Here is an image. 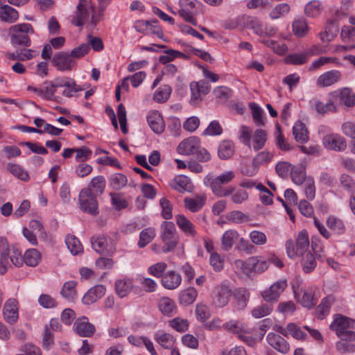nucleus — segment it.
I'll return each mask as SVG.
<instances>
[{"instance_id":"4be33fe9","label":"nucleus","mask_w":355,"mask_h":355,"mask_svg":"<svg viewBox=\"0 0 355 355\" xmlns=\"http://www.w3.org/2000/svg\"><path fill=\"white\" fill-rule=\"evenodd\" d=\"M310 107L312 110H315L318 114H324L327 112H334L336 111L337 107L334 98L330 99L327 103H323L316 98H313L309 102Z\"/></svg>"},{"instance_id":"e433bc0d","label":"nucleus","mask_w":355,"mask_h":355,"mask_svg":"<svg viewBox=\"0 0 355 355\" xmlns=\"http://www.w3.org/2000/svg\"><path fill=\"white\" fill-rule=\"evenodd\" d=\"M234 152V146L231 141H223L218 146V154L220 159H227L230 158Z\"/></svg>"},{"instance_id":"c03bdc74","label":"nucleus","mask_w":355,"mask_h":355,"mask_svg":"<svg viewBox=\"0 0 355 355\" xmlns=\"http://www.w3.org/2000/svg\"><path fill=\"white\" fill-rule=\"evenodd\" d=\"M292 27L294 35L298 37L305 36L309 31L306 21L303 18L295 19L293 22Z\"/></svg>"},{"instance_id":"a878e982","label":"nucleus","mask_w":355,"mask_h":355,"mask_svg":"<svg viewBox=\"0 0 355 355\" xmlns=\"http://www.w3.org/2000/svg\"><path fill=\"white\" fill-rule=\"evenodd\" d=\"M353 322L352 320L345 316L338 315L331 324L330 329L334 331L338 336L349 329L351 327V324Z\"/></svg>"},{"instance_id":"bb28decb","label":"nucleus","mask_w":355,"mask_h":355,"mask_svg":"<svg viewBox=\"0 0 355 355\" xmlns=\"http://www.w3.org/2000/svg\"><path fill=\"white\" fill-rule=\"evenodd\" d=\"M175 221L179 228L188 236H195L196 231L194 225L184 215L175 216Z\"/></svg>"},{"instance_id":"c756f323","label":"nucleus","mask_w":355,"mask_h":355,"mask_svg":"<svg viewBox=\"0 0 355 355\" xmlns=\"http://www.w3.org/2000/svg\"><path fill=\"white\" fill-rule=\"evenodd\" d=\"M105 188V180L101 176L98 175L92 179L87 188L84 189H89L93 194L99 196H101Z\"/></svg>"},{"instance_id":"69168bd1","label":"nucleus","mask_w":355,"mask_h":355,"mask_svg":"<svg viewBox=\"0 0 355 355\" xmlns=\"http://www.w3.org/2000/svg\"><path fill=\"white\" fill-rule=\"evenodd\" d=\"M316 266V261L313 254L308 253L302 261L303 271L309 273L314 270Z\"/></svg>"},{"instance_id":"a18cd8bd","label":"nucleus","mask_w":355,"mask_h":355,"mask_svg":"<svg viewBox=\"0 0 355 355\" xmlns=\"http://www.w3.org/2000/svg\"><path fill=\"white\" fill-rule=\"evenodd\" d=\"M0 250H1V260L0 263L2 266V270H0V273L3 274L6 271V266L8 263V256L10 251L8 241L6 239L1 238L0 240Z\"/></svg>"},{"instance_id":"7ed1b4c3","label":"nucleus","mask_w":355,"mask_h":355,"mask_svg":"<svg viewBox=\"0 0 355 355\" xmlns=\"http://www.w3.org/2000/svg\"><path fill=\"white\" fill-rule=\"evenodd\" d=\"M161 237L164 243V252L173 251L177 246L178 236L173 223L164 221L161 225Z\"/></svg>"},{"instance_id":"58836bf2","label":"nucleus","mask_w":355,"mask_h":355,"mask_svg":"<svg viewBox=\"0 0 355 355\" xmlns=\"http://www.w3.org/2000/svg\"><path fill=\"white\" fill-rule=\"evenodd\" d=\"M40 259V253L36 249H28L24 254V262L28 266H37Z\"/></svg>"},{"instance_id":"f03ea898","label":"nucleus","mask_w":355,"mask_h":355,"mask_svg":"<svg viewBox=\"0 0 355 355\" xmlns=\"http://www.w3.org/2000/svg\"><path fill=\"white\" fill-rule=\"evenodd\" d=\"M77 10L73 17L71 22L77 26L87 24V28L92 31L95 29L101 20V14L96 15L95 7L91 0H79Z\"/></svg>"},{"instance_id":"cd10ccee","label":"nucleus","mask_w":355,"mask_h":355,"mask_svg":"<svg viewBox=\"0 0 355 355\" xmlns=\"http://www.w3.org/2000/svg\"><path fill=\"white\" fill-rule=\"evenodd\" d=\"M239 239V234L236 230H229L225 232L221 239L223 250L225 251L230 250Z\"/></svg>"},{"instance_id":"864d4df0","label":"nucleus","mask_w":355,"mask_h":355,"mask_svg":"<svg viewBox=\"0 0 355 355\" xmlns=\"http://www.w3.org/2000/svg\"><path fill=\"white\" fill-rule=\"evenodd\" d=\"M342 130L346 136L352 139L350 143L351 150L355 154V123L352 122L345 123L342 126Z\"/></svg>"},{"instance_id":"39448f33","label":"nucleus","mask_w":355,"mask_h":355,"mask_svg":"<svg viewBox=\"0 0 355 355\" xmlns=\"http://www.w3.org/2000/svg\"><path fill=\"white\" fill-rule=\"evenodd\" d=\"M244 24L247 28L259 37H272L277 33V28L272 26L263 24L254 17L247 16L244 19Z\"/></svg>"},{"instance_id":"a211bd4d","label":"nucleus","mask_w":355,"mask_h":355,"mask_svg":"<svg viewBox=\"0 0 355 355\" xmlns=\"http://www.w3.org/2000/svg\"><path fill=\"white\" fill-rule=\"evenodd\" d=\"M268 343L277 351L286 354L289 351V345L287 341L281 336L270 332L267 335Z\"/></svg>"},{"instance_id":"f3484780","label":"nucleus","mask_w":355,"mask_h":355,"mask_svg":"<svg viewBox=\"0 0 355 355\" xmlns=\"http://www.w3.org/2000/svg\"><path fill=\"white\" fill-rule=\"evenodd\" d=\"M324 146L329 149L343 151L347 147L345 139L338 135H328L323 138Z\"/></svg>"},{"instance_id":"ea45409f","label":"nucleus","mask_w":355,"mask_h":355,"mask_svg":"<svg viewBox=\"0 0 355 355\" xmlns=\"http://www.w3.org/2000/svg\"><path fill=\"white\" fill-rule=\"evenodd\" d=\"M293 134L297 142L304 143L308 140V130L304 123L297 122L293 128Z\"/></svg>"},{"instance_id":"9b49d317","label":"nucleus","mask_w":355,"mask_h":355,"mask_svg":"<svg viewBox=\"0 0 355 355\" xmlns=\"http://www.w3.org/2000/svg\"><path fill=\"white\" fill-rule=\"evenodd\" d=\"M200 141L197 137H190L181 141L177 148L179 154L184 155H195L200 148Z\"/></svg>"},{"instance_id":"79ce46f5","label":"nucleus","mask_w":355,"mask_h":355,"mask_svg":"<svg viewBox=\"0 0 355 355\" xmlns=\"http://www.w3.org/2000/svg\"><path fill=\"white\" fill-rule=\"evenodd\" d=\"M327 227L336 234H343L345 231L344 222L334 216H329L326 221Z\"/></svg>"},{"instance_id":"6ab92c4d","label":"nucleus","mask_w":355,"mask_h":355,"mask_svg":"<svg viewBox=\"0 0 355 355\" xmlns=\"http://www.w3.org/2000/svg\"><path fill=\"white\" fill-rule=\"evenodd\" d=\"M17 302L14 299H9L4 304L3 314L4 319L9 323H14L19 317Z\"/></svg>"},{"instance_id":"e2e57ef3","label":"nucleus","mask_w":355,"mask_h":355,"mask_svg":"<svg viewBox=\"0 0 355 355\" xmlns=\"http://www.w3.org/2000/svg\"><path fill=\"white\" fill-rule=\"evenodd\" d=\"M260 42L266 46L272 49L275 52H276L278 54L284 53L287 49L286 45L280 44L275 40L269 39H262L260 40Z\"/></svg>"},{"instance_id":"5fc2aeb1","label":"nucleus","mask_w":355,"mask_h":355,"mask_svg":"<svg viewBox=\"0 0 355 355\" xmlns=\"http://www.w3.org/2000/svg\"><path fill=\"white\" fill-rule=\"evenodd\" d=\"M290 6L282 3L276 6L270 12V17L272 19H277L290 12Z\"/></svg>"},{"instance_id":"2eb2a0df","label":"nucleus","mask_w":355,"mask_h":355,"mask_svg":"<svg viewBox=\"0 0 355 355\" xmlns=\"http://www.w3.org/2000/svg\"><path fill=\"white\" fill-rule=\"evenodd\" d=\"M233 301L232 306L236 311L243 310L249 301L250 293L243 288H239L232 293Z\"/></svg>"},{"instance_id":"1a4fd4ad","label":"nucleus","mask_w":355,"mask_h":355,"mask_svg":"<svg viewBox=\"0 0 355 355\" xmlns=\"http://www.w3.org/2000/svg\"><path fill=\"white\" fill-rule=\"evenodd\" d=\"M286 287L287 282L286 279L278 280L272 284L269 288L263 291L261 293V296L267 302H275Z\"/></svg>"},{"instance_id":"4468645a","label":"nucleus","mask_w":355,"mask_h":355,"mask_svg":"<svg viewBox=\"0 0 355 355\" xmlns=\"http://www.w3.org/2000/svg\"><path fill=\"white\" fill-rule=\"evenodd\" d=\"M255 259L253 258L249 257L246 260L242 259H236L234 261V266L235 269L236 273L243 277H251L253 274L252 268L256 262H254Z\"/></svg>"},{"instance_id":"423d86ee","label":"nucleus","mask_w":355,"mask_h":355,"mask_svg":"<svg viewBox=\"0 0 355 355\" xmlns=\"http://www.w3.org/2000/svg\"><path fill=\"white\" fill-rule=\"evenodd\" d=\"M232 291L226 282L216 286L211 292V304L216 308H223L227 305Z\"/></svg>"},{"instance_id":"37998d69","label":"nucleus","mask_w":355,"mask_h":355,"mask_svg":"<svg viewBox=\"0 0 355 355\" xmlns=\"http://www.w3.org/2000/svg\"><path fill=\"white\" fill-rule=\"evenodd\" d=\"M9 35L12 45L22 44V24L13 25L9 28Z\"/></svg>"},{"instance_id":"412c9836","label":"nucleus","mask_w":355,"mask_h":355,"mask_svg":"<svg viewBox=\"0 0 355 355\" xmlns=\"http://www.w3.org/2000/svg\"><path fill=\"white\" fill-rule=\"evenodd\" d=\"M148 123L151 130L157 133H162L165 128V124L162 116L157 111H151L147 116Z\"/></svg>"},{"instance_id":"473e14b6","label":"nucleus","mask_w":355,"mask_h":355,"mask_svg":"<svg viewBox=\"0 0 355 355\" xmlns=\"http://www.w3.org/2000/svg\"><path fill=\"white\" fill-rule=\"evenodd\" d=\"M198 292L193 287H189L182 291L179 295V302L181 304L187 306L191 304L196 299Z\"/></svg>"},{"instance_id":"9d476101","label":"nucleus","mask_w":355,"mask_h":355,"mask_svg":"<svg viewBox=\"0 0 355 355\" xmlns=\"http://www.w3.org/2000/svg\"><path fill=\"white\" fill-rule=\"evenodd\" d=\"M316 288L309 286L305 288H301L295 292V298L304 307L312 308L317 303V299L314 297Z\"/></svg>"},{"instance_id":"dca6fc26","label":"nucleus","mask_w":355,"mask_h":355,"mask_svg":"<svg viewBox=\"0 0 355 355\" xmlns=\"http://www.w3.org/2000/svg\"><path fill=\"white\" fill-rule=\"evenodd\" d=\"M331 95L334 101H339L347 107L355 105V94L349 88H342L339 91L331 93Z\"/></svg>"},{"instance_id":"393cba45","label":"nucleus","mask_w":355,"mask_h":355,"mask_svg":"<svg viewBox=\"0 0 355 355\" xmlns=\"http://www.w3.org/2000/svg\"><path fill=\"white\" fill-rule=\"evenodd\" d=\"M170 187L180 193L191 191L192 189L190 179L187 176L182 175L175 177L170 182Z\"/></svg>"},{"instance_id":"20e7f679","label":"nucleus","mask_w":355,"mask_h":355,"mask_svg":"<svg viewBox=\"0 0 355 355\" xmlns=\"http://www.w3.org/2000/svg\"><path fill=\"white\" fill-rule=\"evenodd\" d=\"M309 240L308 233L302 230L297 234L296 238V246L292 240H288L286 243V253L290 258H295L296 256L302 255L309 248Z\"/></svg>"},{"instance_id":"f8f14e48","label":"nucleus","mask_w":355,"mask_h":355,"mask_svg":"<svg viewBox=\"0 0 355 355\" xmlns=\"http://www.w3.org/2000/svg\"><path fill=\"white\" fill-rule=\"evenodd\" d=\"M73 328L74 331L82 337H92L96 331L94 325L89 323L86 317L77 319Z\"/></svg>"},{"instance_id":"0e129e2a","label":"nucleus","mask_w":355,"mask_h":355,"mask_svg":"<svg viewBox=\"0 0 355 355\" xmlns=\"http://www.w3.org/2000/svg\"><path fill=\"white\" fill-rule=\"evenodd\" d=\"M159 205L162 207V216L166 220L171 219L172 215V205L166 198L159 200Z\"/></svg>"},{"instance_id":"8fccbe9b","label":"nucleus","mask_w":355,"mask_h":355,"mask_svg":"<svg viewBox=\"0 0 355 355\" xmlns=\"http://www.w3.org/2000/svg\"><path fill=\"white\" fill-rule=\"evenodd\" d=\"M65 243L67 248L73 255H76L83 252V246L76 236L73 235L67 236Z\"/></svg>"},{"instance_id":"aec40b11","label":"nucleus","mask_w":355,"mask_h":355,"mask_svg":"<svg viewBox=\"0 0 355 355\" xmlns=\"http://www.w3.org/2000/svg\"><path fill=\"white\" fill-rule=\"evenodd\" d=\"M340 72L336 70L327 71L321 74L316 80V85L320 87L331 86L340 79Z\"/></svg>"},{"instance_id":"6e6d98bb","label":"nucleus","mask_w":355,"mask_h":355,"mask_svg":"<svg viewBox=\"0 0 355 355\" xmlns=\"http://www.w3.org/2000/svg\"><path fill=\"white\" fill-rule=\"evenodd\" d=\"M338 32V27L331 22L325 27L324 32L320 33V37L322 42H330Z\"/></svg>"},{"instance_id":"ddd939ff","label":"nucleus","mask_w":355,"mask_h":355,"mask_svg":"<svg viewBox=\"0 0 355 355\" xmlns=\"http://www.w3.org/2000/svg\"><path fill=\"white\" fill-rule=\"evenodd\" d=\"M52 62L58 69L61 71L71 70L75 64V61L71 55L63 51L56 53L53 58Z\"/></svg>"},{"instance_id":"4d7b16f0","label":"nucleus","mask_w":355,"mask_h":355,"mask_svg":"<svg viewBox=\"0 0 355 355\" xmlns=\"http://www.w3.org/2000/svg\"><path fill=\"white\" fill-rule=\"evenodd\" d=\"M110 186L115 190H119L127 184V178L122 173H115L110 178Z\"/></svg>"},{"instance_id":"774afa93","label":"nucleus","mask_w":355,"mask_h":355,"mask_svg":"<svg viewBox=\"0 0 355 355\" xmlns=\"http://www.w3.org/2000/svg\"><path fill=\"white\" fill-rule=\"evenodd\" d=\"M336 350L341 354L352 353L355 352V345L350 342L339 340L336 343Z\"/></svg>"},{"instance_id":"bf43d9fd","label":"nucleus","mask_w":355,"mask_h":355,"mask_svg":"<svg viewBox=\"0 0 355 355\" xmlns=\"http://www.w3.org/2000/svg\"><path fill=\"white\" fill-rule=\"evenodd\" d=\"M272 306L268 304H262L254 307L252 311V315L255 318H261L270 313Z\"/></svg>"},{"instance_id":"f704fd0d","label":"nucleus","mask_w":355,"mask_h":355,"mask_svg":"<svg viewBox=\"0 0 355 355\" xmlns=\"http://www.w3.org/2000/svg\"><path fill=\"white\" fill-rule=\"evenodd\" d=\"M156 232L153 227H147L144 229L139 234V239L137 245L139 248H143L150 243L155 237Z\"/></svg>"},{"instance_id":"49530a36","label":"nucleus","mask_w":355,"mask_h":355,"mask_svg":"<svg viewBox=\"0 0 355 355\" xmlns=\"http://www.w3.org/2000/svg\"><path fill=\"white\" fill-rule=\"evenodd\" d=\"M76 285L77 282L75 281L65 282L61 289L60 294L68 300H73L76 295Z\"/></svg>"},{"instance_id":"603ef678","label":"nucleus","mask_w":355,"mask_h":355,"mask_svg":"<svg viewBox=\"0 0 355 355\" xmlns=\"http://www.w3.org/2000/svg\"><path fill=\"white\" fill-rule=\"evenodd\" d=\"M267 135L265 130L262 129H258L255 131L253 138V148L254 150H259L261 149L266 141Z\"/></svg>"},{"instance_id":"72a5a7b5","label":"nucleus","mask_w":355,"mask_h":355,"mask_svg":"<svg viewBox=\"0 0 355 355\" xmlns=\"http://www.w3.org/2000/svg\"><path fill=\"white\" fill-rule=\"evenodd\" d=\"M155 340L164 349H171L175 343L174 337L168 333L157 332L154 335Z\"/></svg>"},{"instance_id":"09e8293b","label":"nucleus","mask_w":355,"mask_h":355,"mask_svg":"<svg viewBox=\"0 0 355 355\" xmlns=\"http://www.w3.org/2000/svg\"><path fill=\"white\" fill-rule=\"evenodd\" d=\"M323 10L322 3L317 0L309 1L305 6L304 12L306 16L315 17L318 16Z\"/></svg>"},{"instance_id":"de8ad7c7","label":"nucleus","mask_w":355,"mask_h":355,"mask_svg":"<svg viewBox=\"0 0 355 355\" xmlns=\"http://www.w3.org/2000/svg\"><path fill=\"white\" fill-rule=\"evenodd\" d=\"M334 302V297L332 296H327L324 298L321 303L317 306L315 312L317 317L322 320L329 313L331 305Z\"/></svg>"},{"instance_id":"c9c22d12","label":"nucleus","mask_w":355,"mask_h":355,"mask_svg":"<svg viewBox=\"0 0 355 355\" xmlns=\"http://www.w3.org/2000/svg\"><path fill=\"white\" fill-rule=\"evenodd\" d=\"M305 168V165L302 163L299 166H293V170H292L290 175L293 183L300 185L306 181L307 178L306 176Z\"/></svg>"},{"instance_id":"4c0bfd02","label":"nucleus","mask_w":355,"mask_h":355,"mask_svg":"<svg viewBox=\"0 0 355 355\" xmlns=\"http://www.w3.org/2000/svg\"><path fill=\"white\" fill-rule=\"evenodd\" d=\"M309 55L308 52L291 53L285 58V62L293 65H302L307 62Z\"/></svg>"},{"instance_id":"7c9ffc66","label":"nucleus","mask_w":355,"mask_h":355,"mask_svg":"<svg viewBox=\"0 0 355 355\" xmlns=\"http://www.w3.org/2000/svg\"><path fill=\"white\" fill-rule=\"evenodd\" d=\"M159 309L166 315L171 316L176 312V306L174 301L169 297H163L159 301Z\"/></svg>"},{"instance_id":"052dcab7","label":"nucleus","mask_w":355,"mask_h":355,"mask_svg":"<svg viewBox=\"0 0 355 355\" xmlns=\"http://www.w3.org/2000/svg\"><path fill=\"white\" fill-rule=\"evenodd\" d=\"M250 107L252 110V117L256 125L258 126L264 125L261 108L255 103H250Z\"/></svg>"},{"instance_id":"f257e3e1","label":"nucleus","mask_w":355,"mask_h":355,"mask_svg":"<svg viewBox=\"0 0 355 355\" xmlns=\"http://www.w3.org/2000/svg\"><path fill=\"white\" fill-rule=\"evenodd\" d=\"M235 178L232 171H226L218 176L214 177L208 174L204 179V183L209 187L212 193L218 198H225L231 196L233 203L240 205L248 199V193L243 189H236L233 186L225 187Z\"/></svg>"},{"instance_id":"c85d7f7f","label":"nucleus","mask_w":355,"mask_h":355,"mask_svg":"<svg viewBox=\"0 0 355 355\" xmlns=\"http://www.w3.org/2000/svg\"><path fill=\"white\" fill-rule=\"evenodd\" d=\"M19 18L18 12L8 5H1L0 7V19L8 23H14Z\"/></svg>"},{"instance_id":"338daca9","label":"nucleus","mask_w":355,"mask_h":355,"mask_svg":"<svg viewBox=\"0 0 355 355\" xmlns=\"http://www.w3.org/2000/svg\"><path fill=\"white\" fill-rule=\"evenodd\" d=\"M340 181L342 187L351 193H355V182L352 178L346 174L341 175Z\"/></svg>"},{"instance_id":"b1692460","label":"nucleus","mask_w":355,"mask_h":355,"mask_svg":"<svg viewBox=\"0 0 355 355\" xmlns=\"http://www.w3.org/2000/svg\"><path fill=\"white\" fill-rule=\"evenodd\" d=\"M182 282V277L178 272L170 270L166 272L162 279L163 286L167 289L173 290L178 288Z\"/></svg>"},{"instance_id":"3c124183","label":"nucleus","mask_w":355,"mask_h":355,"mask_svg":"<svg viewBox=\"0 0 355 355\" xmlns=\"http://www.w3.org/2000/svg\"><path fill=\"white\" fill-rule=\"evenodd\" d=\"M53 87L56 89L58 87H66L67 88H72V91H80V88L76 83L69 78H57L53 81L51 82Z\"/></svg>"},{"instance_id":"680f3d73","label":"nucleus","mask_w":355,"mask_h":355,"mask_svg":"<svg viewBox=\"0 0 355 355\" xmlns=\"http://www.w3.org/2000/svg\"><path fill=\"white\" fill-rule=\"evenodd\" d=\"M304 193L307 199L312 200L315 196V186L313 178L308 177L304 182Z\"/></svg>"},{"instance_id":"5701e85b","label":"nucleus","mask_w":355,"mask_h":355,"mask_svg":"<svg viewBox=\"0 0 355 355\" xmlns=\"http://www.w3.org/2000/svg\"><path fill=\"white\" fill-rule=\"evenodd\" d=\"M105 287L103 285H96L90 288L83 296V302L89 305L103 297L105 293Z\"/></svg>"},{"instance_id":"6e6552de","label":"nucleus","mask_w":355,"mask_h":355,"mask_svg":"<svg viewBox=\"0 0 355 355\" xmlns=\"http://www.w3.org/2000/svg\"><path fill=\"white\" fill-rule=\"evenodd\" d=\"M92 248L101 255L110 256L115 251V246L112 239L102 235L91 238Z\"/></svg>"},{"instance_id":"a19ab883","label":"nucleus","mask_w":355,"mask_h":355,"mask_svg":"<svg viewBox=\"0 0 355 355\" xmlns=\"http://www.w3.org/2000/svg\"><path fill=\"white\" fill-rule=\"evenodd\" d=\"M132 287V281L130 279H119L115 282V291L121 298L125 297Z\"/></svg>"},{"instance_id":"13d9d810","label":"nucleus","mask_w":355,"mask_h":355,"mask_svg":"<svg viewBox=\"0 0 355 355\" xmlns=\"http://www.w3.org/2000/svg\"><path fill=\"white\" fill-rule=\"evenodd\" d=\"M294 165L286 162H279L275 167V170L278 175L282 178H285L291 175L292 170H293Z\"/></svg>"},{"instance_id":"2f4dec72","label":"nucleus","mask_w":355,"mask_h":355,"mask_svg":"<svg viewBox=\"0 0 355 355\" xmlns=\"http://www.w3.org/2000/svg\"><path fill=\"white\" fill-rule=\"evenodd\" d=\"M206 197L205 196H197L194 198H185L184 205L187 209L192 212L199 211L205 205Z\"/></svg>"},{"instance_id":"0eeeda50","label":"nucleus","mask_w":355,"mask_h":355,"mask_svg":"<svg viewBox=\"0 0 355 355\" xmlns=\"http://www.w3.org/2000/svg\"><path fill=\"white\" fill-rule=\"evenodd\" d=\"M97 196L90 192L89 189H82L79 193L78 200L80 209L92 216L98 214V203Z\"/></svg>"}]
</instances>
